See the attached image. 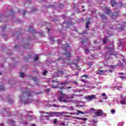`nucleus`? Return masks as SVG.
I'll list each match as a JSON object with an SVG mask.
<instances>
[{
  "instance_id": "27",
  "label": "nucleus",
  "mask_w": 126,
  "mask_h": 126,
  "mask_svg": "<svg viewBox=\"0 0 126 126\" xmlns=\"http://www.w3.org/2000/svg\"><path fill=\"white\" fill-rule=\"evenodd\" d=\"M120 78H121L122 80H125V79H126V77L125 76H121Z\"/></svg>"
},
{
  "instance_id": "30",
  "label": "nucleus",
  "mask_w": 126,
  "mask_h": 126,
  "mask_svg": "<svg viewBox=\"0 0 126 126\" xmlns=\"http://www.w3.org/2000/svg\"><path fill=\"white\" fill-rule=\"evenodd\" d=\"M0 90H4V88L3 87V86L2 85L0 86Z\"/></svg>"
},
{
  "instance_id": "48",
  "label": "nucleus",
  "mask_w": 126,
  "mask_h": 126,
  "mask_svg": "<svg viewBox=\"0 0 126 126\" xmlns=\"http://www.w3.org/2000/svg\"><path fill=\"white\" fill-rule=\"evenodd\" d=\"M118 74H120L121 75H124V73H123V72H119V73H118Z\"/></svg>"
},
{
  "instance_id": "41",
  "label": "nucleus",
  "mask_w": 126,
  "mask_h": 126,
  "mask_svg": "<svg viewBox=\"0 0 126 126\" xmlns=\"http://www.w3.org/2000/svg\"><path fill=\"white\" fill-rule=\"evenodd\" d=\"M93 64L91 63H88V65H89V66H91V65H92Z\"/></svg>"
},
{
  "instance_id": "25",
  "label": "nucleus",
  "mask_w": 126,
  "mask_h": 126,
  "mask_svg": "<svg viewBox=\"0 0 126 126\" xmlns=\"http://www.w3.org/2000/svg\"><path fill=\"white\" fill-rule=\"evenodd\" d=\"M87 120H88V119L86 118H82V119H81V120L83 121V122H86Z\"/></svg>"
},
{
  "instance_id": "26",
  "label": "nucleus",
  "mask_w": 126,
  "mask_h": 126,
  "mask_svg": "<svg viewBox=\"0 0 126 126\" xmlns=\"http://www.w3.org/2000/svg\"><path fill=\"white\" fill-rule=\"evenodd\" d=\"M124 126V123L123 122H121L118 124V126Z\"/></svg>"
},
{
  "instance_id": "49",
  "label": "nucleus",
  "mask_w": 126,
  "mask_h": 126,
  "mask_svg": "<svg viewBox=\"0 0 126 126\" xmlns=\"http://www.w3.org/2000/svg\"><path fill=\"white\" fill-rule=\"evenodd\" d=\"M71 87H68L67 88H66V89H71Z\"/></svg>"
},
{
  "instance_id": "14",
  "label": "nucleus",
  "mask_w": 126,
  "mask_h": 126,
  "mask_svg": "<svg viewBox=\"0 0 126 126\" xmlns=\"http://www.w3.org/2000/svg\"><path fill=\"white\" fill-rule=\"evenodd\" d=\"M71 64H74V65H75L77 67V68H76L77 70H80L79 68H78V67H79V66H78V65H77V64L76 63H71Z\"/></svg>"
},
{
  "instance_id": "24",
  "label": "nucleus",
  "mask_w": 126,
  "mask_h": 126,
  "mask_svg": "<svg viewBox=\"0 0 126 126\" xmlns=\"http://www.w3.org/2000/svg\"><path fill=\"white\" fill-rule=\"evenodd\" d=\"M32 80H33V81L36 82L38 81V78L33 77V78H32Z\"/></svg>"
},
{
  "instance_id": "60",
  "label": "nucleus",
  "mask_w": 126,
  "mask_h": 126,
  "mask_svg": "<svg viewBox=\"0 0 126 126\" xmlns=\"http://www.w3.org/2000/svg\"><path fill=\"white\" fill-rule=\"evenodd\" d=\"M124 100L126 101V96L124 98Z\"/></svg>"
},
{
  "instance_id": "50",
  "label": "nucleus",
  "mask_w": 126,
  "mask_h": 126,
  "mask_svg": "<svg viewBox=\"0 0 126 126\" xmlns=\"http://www.w3.org/2000/svg\"><path fill=\"white\" fill-rule=\"evenodd\" d=\"M25 13H26V11H23V15H25Z\"/></svg>"
},
{
  "instance_id": "58",
  "label": "nucleus",
  "mask_w": 126,
  "mask_h": 126,
  "mask_svg": "<svg viewBox=\"0 0 126 126\" xmlns=\"http://www.w3.org/2000/svg\"><path fill=\"white\" fill-rule=\"evenodd\" d=\"M50 31H51V30H50V29H48V32H50Z\"/></svg>"
},
{
  "instance_id": "7",
  "label": "nucleus",
  "mask_w": 126,
  "mask_h": 126,
  "mask_svg": "<svg viewBox=\"0 0 126 126\" xmlns=\"http://www.w3.org/2000/svg\"><path fill=\"white\" fill-rule=\"evenodd\" d=\"M86 100H88L90 101L91 100H93V99H96V95L95 94H92L91 95H89L86 97Z\"/></svg>"
},
{
  "instance_id": "31",
  "label": "nucleus",
  "mask_w": 126,
  "mask_h": 126,
  "mask_svg": "<svg viewBox=\"0 0 126 126\" xmlns=\"http://www.w3.org/2000/svg\"><path fill=\"white\" fill-rule=\"evenodd\" d=\"M121 104L122 105H126V101H121Z\"/></svg>"
},
{
  "instance_id": "43",
  "label": "nucleus",
  "mask_w": 126,
  "mask_h": 126,
  "mask_svg": "<svg viewBox=\"0 0 126 126\" xmlns=\"http://www.w3.org/2000/svg\"><path fill=\"white\" fill-rule=\"evenodd\" d=\"M37 10H38V8H34L32 11H37Z\"/></svg>"
},
{
  "instance_id": "32",
  "label": "nucleus",
  "mask_w": 126,
  "mask_h": 126,
  "mask_svg": "<svg viewBox=\"0 0 126 126\" xmlns=\"http://www.w3.org/2000/svg\"><path fill=\"white\" fill-rule=\"evenodd\" d=\"M48 73V71L47 70H44L43 71V75H46V73Z\"/></svg>"
},
{
  "instance_id": "10",
  "label": "nucleus",
  "mask_w": 126,
  "mask_h": 126,
  "mask_svg": "<svg viewBox=\"0 0 126 126\" xmlns=\"http://www.w3.org/2000/svg\"><path fill=\"white\" fill-rule=\"evenodd\" d=\"M80 114H81L82 115H85V114H87V111L82 112L81 111L78 110L77 113V115H79Z\"/></svg>"
},
{
  "instance_id": "5",
  "label": "nucleus",
  "mask_w": 126,
  "mask_h": 126,
  "mask_svg": "<svg viewBox=\"0 0 126 126\" xmlns=\"http://www.w3.org/2000/svg\"><path fill=\"white\" fill-rule=\"evenodd\" d=\"M62 115L63 113H62V112H52L48 113V118H51V117H56V118H59V117H61V116Z\"/></svg>"
},
{
  "instance_id": "2",
  "label": "nucleus",
  "mask_w": 126,
  "mask_h": 126,
  "mask_svg": "<svg viewBox=\"0 0 126 126\" xmlns=\"http://www.w3.org/2000/svg\"><path fill=\"white\" fill-rule=\"evenodd\" d=\"M59 93H60L61 96L58 97V100L59 102H63V103H66L67 100H63V99H65V98L67 97V95L63 93V91H59Z\"/></svg>"
},
{
  "instance_id": "9",
  "label": "nucleus",
  "mask_w": 126,
  "mask_h": 126,
  "mask_svg": "<svg viewBox=\"0 0 126 126\" xmlns=\"http://www.w3.org/2000/svg\"><path fill=\"white\" fill-rule=\"evenodd\" d=\"M110 3L112 7H114L115 5H116V4H118V3L116 1H115V0H111Z\"/></svg>"
},
{
  "instance_id": "40",
  "label": "nucleus",
  "mask_w": 126,
  "mask_h": 126,
  "mask_svg": "<svg viewBox=\"0 0 126 126\" xmlns=\"http://www.w3.org/2000/svg\"><path fill=\"white\" fill-rule=\"evenodd\" d=\"M64 125H65V122H63V123H61V124H60V126H64Z\"/></svg>"
},
{
  "instance_id": "47",
  "label": "nucleus",
  "mask_w": 126,
  "mask_h": 126,
  "mask_svg": "<svg viewBox=\"0 0 126 126\" xmlns=\"http://www.w3.org/2000/svg\"><path fill=\"white\" fill-rule=\"evenodd\" d=\"M93 123H94V124H97V121L96 120H93Z\"/></svg>"
},
{
  "instance_id": "44",
  "label": "nucleus",
  "mask_w": 126,
  "mask_h": 126,
  "mask_svg": "<svg viewBox=\"0 0 126 126\" xmlns=\"http://www.w3.org/2000/svg\"><path fill=\"white\" fill-rule=\"evenodd\" d=\"M81 81H82V82H87V81H86L84 79H81Z\"/></svg>"
},
{
  "instance_id": "53",
  "label": "nucleus",
  "mask_w": 126,
  "mask_h": 126,
  "mask_svg": "<svg viewBox=\"0 0 126 126\" xmlns=\"http://www.w3.org/2000/svg\"><path fill=\"white\" fill-rule=\"evenodd\" d=\"M94 44H97V40H94Z\"/></svg>"
},
{
  "instance_id": "38",
  "label": "nucleus",
  "mask_w": 126,
  "mask_h": 126,
  "mask_svg": "<svg viewBox=\"0 0 126 126\" xmlns=\"http://www.w3.org/2000/svg\"><path fill=\"white\" fill-rule=\"evenodd\" d=\"M6 29V26H5L3 28H2V31H4Z\"/></svg>"
},
{
  "instance_id": "23",
  "label": "nucleus",
  "mask_w": 126,
  "mask_h": 126,
  "mask_svg": "<svg viewBox=\"0 0 126 126\" xmlns=\"http://www.w3.org/2000/svg\"><path fill=\"white\" fill-rule=\"evenodd\" d=\"M38 59H39V56H38V55H36L34 59V61L36 62L38 60Z\"/></svg>"
},
{
  "instance_id": "42",
  "label": "nucleus",
  "mask_w": 126,
  "mask_h": 126,
  "mask_svg": "<svg viewBox=\"0 0 126 126\" xmlns=\"http://www.w3.org/2000/svg\"><path fill=\"white\" fill-rule=\"evenodd\" d=\"M90 25V22L88 21V22H86V25L87 26H89Z\"/></svg>"
},
{
  "instance_id": "28",
  "label": "nucleus",
  "mask_w": 126,
  "mask_h": 126,
  "mask_svg": "<svg viewBox=\"0 0 126 126\" xmlns=\"http://www.w3.org/2000/svg\"><path fill=\"white\" fill-rule=\"evenodd\" d=\"M85 52L86 53H89V49H88V48H86L85 49Z\"/></svg>"
},
{
  "instance_id": "12",
  "label": "nucleus",
  "mask_w": 126,
  "mask_h": 126,
  "mask_svg": "<svg viewBox=\"0 0 126 126\" xmlns=\"http://www.w3.org/2000/svg\"><path fill=\"white\" fill-rule=\"evenodd\" d=\"M28 31V32H30V31H32V33H35V31L34 30V29H33V28L32 27L31 28H29Z\"/></svg>"
},
{
  "instance_id": "59",
  "label": "nucleus",
  "mask_w": 126,
  "mask_h": 126,
  "mask_svg": "<svg viewBox=\"0 0 126 126\" xmlns=\"http://www.w3.org/2000/svg\"><path fill=\"white\" fill-rule=\"evenodd\" d=\"M50 90H51L50 89H48V92H49V91H50Z\"/></svg>"
},
{
  "instance_id": "51",
  "label": "nucleus",
  "mask_w": 126,
  "mask_h": 126,
  "mask_svg": "<svg viewBox=\"0 0 126 126\" xmlns=\"http://www.w3.org/2000/svg\"><path fill=\"white\" fill-rule=\"evenodd\" d=\"M62 17H63V18H65V15H62Z\"/></svg>"
},
{
  "instance_id": "63",
  "label": "nucleus",
  "mask_w": 126,
  "mask_h": 126,
  "mask_svg": "<svg viewBox=\"0 0 126 126\" xmlns=\"http://www.w3.org/2000/svg\"><path fill=\"white\" fill-rule=\"evenodd\" d=\"M63 47H65V45H63Z\"/></svg>"
},
{
  "instance_id": "20",
  "label": "nucleus",
  "mask_w": 126,
  "mask_h": 126,
  "mask_svg": "<svg viewBox=\"0 0 126 126\" xmlns=\"http://www.w3.org/2000/svg\"><path fill=\"white\" fill-rule=\"evenodd\" d=\"M67 84V81H65L64 83H60V85H65Z\"/></svg>"
},
{
  "instance_id": "45",
  "label": "nucleus",
  "mask_w": 126,
  "mask_h": 126,
  "mask_svg": "<svg viewBox=\"0 0 126 126\" xmlns=\"http://www.w3.org/2000/svg\"><path fill=\"white\" fill-rule=\"evenodd\" d=\"M60 89H66V88H64V87L63 86H62L60 88Z\"/></svg>"
},
{
  "instance_id": "4",
  "label": "nucleus",
  "mask_w": 126,
  "mask_h": 126,
  "mask_svg": "<svg viewBox=\"0 0 126 126\" xmlns=\"http://www.w3.org/2000/svg\"><path fill=\"white\" fill-rule=\"evenodd\" d=\"M33 93L31 92L29 89L26 88L22 93V96H26V97H32L31 96Z\"/></svg>"
},
{
  "instance_id": "29",
  "label": "nucleus",
  "mask_w": 126,
  "mask_h": 126,
  "mask_svg": "<svg viewBox=\"0 0 126 126\" xmlns=\"http://www.w3.org/2000/svg\"><path fill=\"white\" fill-rule=\"evenodd\" d=\"M81 77H85V78H87L89 77V76H88V75H83L81 76Z\"/></svg>"
},
{
  "instance_id": "54",
  "label": "nucleus",
  "mask_w": 126,
  "mask_h": 126,
  "mask_svg": "<svg viewBox=\"0 0 126 126\" xmlns=\"http://www.w3.org/2000/svg\"><path fill=\"white\" fill-rule=\"evenodd\" d=\"M86 28H87V29H88L89 28V26L86 25Z\"/></svg>"
},
{
  "instance_id": "37",
  "label": "nucleus",
  "mask_w": 126,
  "mask_h": 126,
  "mask_svg": "<svg viewBox=\"0 0 126 126\" xmlns=\"http://www.w3.org/2000/svg\"><path fill=\"white\" fill-rule=\"evenodd\" d=\"M101 96H102V97H106V93H103L101 94Z\"/></svg>"
},
{
  "instance_id": "64",
  "label": "nucleus",
  "mask_w": 126,
  "mask_h": 126,
  "mask_svg": "<svg viewBox=\"0 0 126 126\" xmlns=\"http://www.w3.org/2000/svg\"><path fill=\"white\" fill-rule=\"evenodd\" d=\"M118 12H115L114 13H117Z\"/></svg>"
},
{
  "instance_id": "36",
  "label": "nucleus",
  "mask_w": 126,
  "mask_h": 126,
  "mask_svg": "<svg viewBox=\"0 0 126 126\" xmlns=\"http://www.w3.org/2000/svg\"><path fill=\"white\" fill-rule=\"evenodd\" d=\"M53 107H55V108H60L59 105H56V104H53Z\"/></svg>"
},
{
  "instance_id": "52",
  "label": "nucleus",
  "mask_w": 126,
  "mask_h": 126,
  "mask_svg": "<svg viewBox=\"0 0 126 126\" xmlns=\"http://www.w3.org/2000/svg\"><path fill=\"white\" fill-rule=\"evenodd\" d=\"M66 46L67 47V48L69 47V45H68V43H66Z\"/></svg>"
},
{
  "instance_id": "3",
  "label": "nucleus",
  "mask_w": 126,
  "mask_h": 126,
  "mask_svg": "<svg viewBox=\"0 0 126 126\" xmlns=\"http://www.w3.org/2000/svg\"><path fill=\"white\" fill-rule=\"evenodd\" d=\"M106 49L108 50L107 53V55H109V56H117V53L115 52V49H114V47L107 46Z\"/></svg>"
},
{
  "instance_id": "8",
  "label": "nucleus",
  "mask_w": 126,
  "mask_h": 126,
  "mask_svg": "<svg viewBox=\"0 0 126 126\" xmlns=\"http://www.w3.org/2000/svg\"><path fill=\"white\" fill-rule=\"evenodd\" d=\"M64 55H65L67 58V60L69 61V59L71 58V54L69 52H66V53H64Z\"/></svg>"
},
{
  "instance_id": "19",
  "label": "nucleus",
  "mask_w": 126,
  "mask_h": 126,
  "mask_svg": "<svg viewBox=\"0 0 126 126\" xmlns=\"http://www.w3.org/2000/svg\"><path fill=\"white\" fill-rule=\"evenodd\" d=\"M103 44H107V38H103L102 39Z\"/></svg>"
},
{
  "instance_id": "11",
  "label": "nucleus",
  "mask_w": 126,
  "mask_h": 126,
  "mask_svg": "<svg viewBox=\"0 0 126 126\" xmlns=\"http://www.w3.org/2000/svg\"><path fill=\"white\" fill-rule=\"evenodd\" d=\"M106 71H108V70H97V73L101 74V73H104V72H106Z\"/></svg>"
},
{
  "instance_id": "21",
  "label": "nucleus",
  "mask_w": 126,
  "mask_h": 126,
  "mask_svg": "<svg viewBox=\"0 0 126 126\" xmlns=\"http://www.w3.org/2000/svg\"><path fill=\"white\" fill-rule=\"evenodd\" d=\"M24 75H25V74H24V73L23 72H21L20 73V76L21 77H24Z\"/></svg>"
},
{
  "instance_id": "61",
  "label": "nucleus",
  "mask_w": 126,
  "mask_h": 126,
  "mask_svg": "<svg viewBox=\"0 0 126 126\" xmlns=\"http://www.w3.org/2000/svg\"><path fill=\"white\" fill-rule=\"evenodd\" d=\"M109 72H113V71L112 70H110Z\"/></svg>"
},
{
  "instance_id": "39",
  "label": "nucleus",
  "mask_w": 126,
  "mask_h": 126,
  "mask_svg": "<svg viewBox=\"0 0 126 126\" xmlns=\"http://www.w3.org/2000/svg\"><path fill=\"white\" fill-rule=\"evenodd\" d=\"M76 120H79V121H81L82 118L81 117H76Z\"/></svg>"
},
{
  "instance_id": "18",
  "label": "nucleus",
  "mask_w": 126,
  "mask_h": 126,
  "mask_svg": "<svg viewBox=\"0 0 126 126\" xmlns=\"http://www.w3.org/2000/svg\"><path fill=\"white\" fill-rule=\"evenodd\" d=\"M49 40H50V42H55V39H54V37L52 36L49 38Z\"/></svg>"
},
{
  "instance_id": "22",
  "label": "nucleus",
  "mask_w": 126,
  "mask_h": 126,
  "mask_svg": "<svg viewBox=\"0 0 126 126\" xmlns=\"http://www.w3.org/2000/svg\"><path fill=\"white\" fill-rule=\"evenodd\" d=\"M102 19H106V16L104 14H102L101 16Z\"/></svg>"
},
{
  "instance_id": "17",
  "label": "nucleus",
  "mask_w": 126,
  "mask_h": 126,
  "mask_svg": "<svg viewBox=\"0 0 126 126\" xmlns=\"http://www.w3.org/2000/svg\"><path fill=\"white\" fill-rule=\"evenodd\" d=\"M87 31H83L82 32L80 33L79 32V35H84L85 34H86Z\"/></svg>"
},
{
  "instance_id": "46",
  "label": "nucleus",
  "mask_w": 126,
  "mask_h": 126,
  "mask_svg": "<svg viewBox=\"0 0 126 126\" xmlns=\"http://www.w3.org/2000/svg\"><path fill=\"white\" fill-rule=\"evenodd\" d=\"M55 82H57V83H60V82H59L58 81H54V80H53L52 81V83L54 84L55 83Z\"/></svg>"
},
{
  "instance_id": "16",
  "label": "nucleus",
  "mask_w": 126,
  "mask_h": 126,
  "mask_svg": "<svg viewBox=\"0 0 126 126\" xmlns=\"http://www.w3.org/2000/svg\"><path fill=\"white\" fill-rule=\"evenodd\" d=\"M63 60H64V58H63V57H59L57 59V62H60V61H63Z\"/></svg>"
},
{
  "instance_id": "1",
  "label": "nucleus",
  "mask_w": 126,
  "mask_h": 126,
  "mask_svg": "<svg viewBox=\"0 0 126 126\" xmlns=\"http://www.w3.org/2000/svg\"><path fill=\"white\" fill-rule=\"evenodd\" d=\"M106 117V113L101 109L96 110L94 112V115H93V118H97V117Z\"/></svg>"
},
{
  "instance_id": "33",
  "label": "nucleus",
  "mask_w": 126,
  "mask_h": 126,
  "mask_svg": "<svg viewBox=\"0 0 126 126\" xmlns=\"http://www.w3.org/2000/svg\"><path fill=\"white\" fill-rule=\"evenodd\" d=\"M111 112L112 114H115V113L116 112V110L115 109H112Z\"/></svg>"
},
{
  "instance_id": "56",
  "label": "nucleus",
  "mask_w": 126,
  "mask_h": 126,
  "mask_svg": "<svg viewBox=\"0 0 126 126\" xmlns=\"http://www.w3.org/2000/svg\"><path fill=\"white\" fill-rule=\"evenodd\" d=\"M14 48H15V49H16V48H17V45H15L14 46Z\"/></svg>"
},
{
  "instance_id": "55",
  "label": "nucleus",
  "mask_w": 126,
  "mask_h": 126,
  "mask_svg": "<svg viewBox=\"0 0 126 126\" xmlns=\"http://www.w3.org/2000/svg\"><path fill=\"white\" fill-rule=\"evenodd\" d=\"M61 42H62V41L61 40V39H59V40H58V43H61Z\"/></svg>"
},
{
  "instance_id": "35",
  "label": "nucleus",
  "mask_w": 126,
  "mask_h": 126,
  "mask_svg": "<svg viewBox=\"0 0 126 126\" xmlns=\"http://www.w3.org/2000/svg\"><path fill=\"white\" fill-rule=\"evenodd\" d=\"M11 123L12 126H14V125H15V123L14 122V121H13V120H12L11 121Z\"/></svg>"
},
{
  "instance_id": "57",
  "label": "nucleus",
  "mask_w": 126,
  "mask_h": 126,
  "mask_svg": "<svg viewBox=\"0 0 126 126\" xmlns=\"http://www.w3.org/2000/svg\"><path fill=\"white\" fill-rule=\"evenodd\" d=\"M0 126H3V124H0Z\"/></svg>"
},
{
  "instance_id": "15",
  "label": "nucleus",
  "mask_w": 126,
  "mask_h": 126,
  "mask_svg": "<svg viewBox=\"0 0 126 126\" xmlns=\"http://www.w3.org/2000/svg\"><path fill=\"white\" fill-rule=\"evenodd\" d=\"M53 124L54 125H56L57 123H58V119H55L52 121Z\"/></svg>"
},
{
  "instance_id": "6",
  "label": "nucleus",
  "mask_w": 126,
  "mask_h": 126,
  "mask_svg": "<svg viewBox=\"0 0 126 126\" xmlns=\"http://www.w3.org/2000/svg\"><path fill=\"white\" fill-rule=\"evenodd\" d=\"M106 9H107V7H105ZM106 14L107 15H110V16H111V17H113V16H116V17H118V16H120V15H114V13H112V11H111L110 9H107V11L106 12Z\"/></svg>"
},
{
  "instance_id": "34",
  "label": "nucleus",
  "mask_w": 126,
  "mask_h": 126,
  "mask_svg": "<svg viewBox=\"0 0 126 126\" xmlns=\"http://www.w3.org/2000/svg\"><path fill=\"white\" fill-rule=\"evenodd\" d=\"M52 88H55V89H57V88H59V87H58V86H55V85H52Z\"/></svg>"
},
{
  "instance_id": "62",
  "label": "nucleus",
  "mask_w": 126,
  "mask_h": 126,
  "mask_svg": "<svg viewBox=\"0 0 126 126\" xmlns=\"http://www.w3.org/2000/svg\"><path fill=\"white\" fill-rule=\"evenodd\" d=\"M82 8H84V6H82Z\"/></svg>"
},
{
  "instance_id": "13",
  "label": "nucleus",
  "mask_w": 126,
  "mask_h": 126,
  "mask_svg": "<svg viewBox=\"0 0 126 126\" xmlns=\"http://www.w3.org/2000/svg\"><path fill=\"white\" fill-rule=\"evenodd\" d=\"M90 113H93L95 115V113L96 112V110L94 108H92L91 110H90Z\"/></svg>"
}]
</instances>
